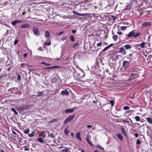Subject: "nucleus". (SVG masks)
<instances>
[{"instance_id": "f03ea898", "label": "nucleus", "mask_w": 152, "mask_h": 152, "mask_svg": "<svg viewBox=\"0 0 152 152\" xmlns=\"http://www.w3.org/2000/svg\"><path fill=\"white\" fill-rule=\"evenodd\" d=\"M75 116V115H73L68 116L64 121V123L67 124L69 122L74 118Z\"/></svg>"}, {"instance_id": "6e6552de", "label": "nucleus", "mask_w": 152, "mask_h": 152, "mask_svg": "<svg viewBox=\"0 0 152 152\" xmlns=\"http://www.w3.org/2000/svg\"><path fill=\"white\" fill-rule=\"evenodd\" d=\"M60 94H61L62 95H69V93L67 90H65L62 91Z\"/></svg>"}, {"instance_id": "393cba45", "label": "nucleus", "mask_w": 152, "mask_h": 152, "mask_svg": "<svg viewBox=\"0 0 152 152\" xmlns=\"http://www.w3.org/2000/svg\"><path fill=\"white\" fill-rule=\"evenodd\" d=\"M140 32H136V33H135L134 34V37L135 38L137 37L138 36H139L140 35Z\"/></svg>"}, {"instance_id": "7c9ffc66", "label": "nucleus", "mask_w": 152, "mask_h": 152, "mask_svg": "<svg viewBox=\"0 0 152 152\" xmlns=\"http://www.w3.org/2000/svg\"><path fill=\"white\" fill-rule=\"evenodd\" d=\"M30 130L29 129H27L24 130L23 132L25 134H28Z\"/></svg>"}, {"instance_id": "c03bdc74", "label": "nucleus", "mask_w": 152, "mask_h": 152, "mask_svg": "<svg viewBox=\"0 0 152 152\" xmlns=\"http://www.w3.org/2000/svg\"><path fill=\"white\" fill-rule=\"evenodd\" d=\"M110 102L112 106H113L114 104V101L113 100L110 101Z\"/></svg>"}, {"instance_id": "58836bf2", "label": "nucleus", "mask_w": 152, "mask_h": 152, "mask_svg": "<svg viewBox=\"0 0 152 152\" xmlns=\"http://www.w3.org/2000/svg\"><path fill=\"white\" fill-rule=\"evenodd\" d=\"M79 45V44L78 43H75L73 45V48H75L77 47Z\"/></svg>"}, {"instance_id": "3c124183", "label": "nucleus", "mask_w": 152, "mask_h": 152, "mask_svg": "<svg viewBox=\"0 0 152 152\" xmlns=\"http://www.w3.org/2000/svg\"><path fill=\"white\" fill-rule=\"evenodd\" d=\"M141 142L140 140H137L136 141V143L137 144L140 145V144Z\"/></svg>"}, {"instance_id": "79ce46f5", "label": "nucleus", "mask_w": 152, "mask_h": 152, "mask_svg": "<svg viewBox=\"0 0 152 152\" xmlns=\"http://www.w3.org/2000/svg\"><path fill=\"white\" fill-rule=\"evenodd\" d=\"M17 80H21V76L20 75L18 74L17 75Z\"/></svg>"}, {"instance_id": "423d86ee", "label": "nucleus", "mask_w": 152, "mask_h": 152, "mask_svg": "<svg viewBox=\"0 0 152 152\" xmlns=\"http://www.w3.org/2000/svg\"><path fill=\"white\" fill-rule=\"evenodd\" d=\"M136 30H133L131 31L127 35V37H134V34L135 33Z\"/></svg>"}, {"instance_id": "dca6fc26", "label": "nucleus", "mask_w": 152, "mask_h": 152, "mask_svg": "<svg viewBox=\"0 0 152 152\" xmlns=\"http://www.w3.org/2000/svg\"><path fill=\"white\" fill-rule=\"evenodd\" d=\"M44 92H45L43 91H38L37 93V95H35V96L37 97L40 96H41L43 95V94Z\"/></svg>"}, {"instance_id": "2eb2a0df", "label": "nucleus", "mask_w": 152, "mask_h": 152, "mask_svg": "<svg viewBox=\"0 0 152 152\" xmlns=\"http://www.w3.org/2000/svg\"><path fill=\"white\" fill-rule=\"evenodd\" d=\"M82 53L80 52H77L75 53L74 57H80L81 56Z\"/></svg>"}, {"instance_id": "7ed1b4c3", "label": "nucleus", "mask_w": 152, "mask_h": 152, "mask_svg": "<svg viewBox=\"0 0 152 152\" xmlns=\"http://www.w3.org/2000/svg\"><path fill=\"white\" fill-rule=\"evenodd\" d=\"M104 58H96V59L95 64L98 66L99 65V64H101L103 63Z\"/></svg>"}, {"instance_id": "864d4df0", "label": "nucleus", "mask_w": 152, "mask_h": 152, "mask_svg": "<svg viewBox=\"0 0 152 152\" xmlns=\"http://www.w3.org/2000/svg\"><path fill=\"white\" fill-rule=\"evenodd\" d=\"M114 58L112 57V58H110V59H109V61L111 63V60H112V61H113V59Z\"/></svg>"}, {"instance_id": "39448f33", "label": "nucleus", "mask_w": 152, "mask_h": 152, "mask_svg": "<svg viewBox=\"0 0 152 152\" xmlns=\"http://www.w3.org/2000/svg\"><path fill=\"white\" fill-rule=\"evenodd\" d=\"M129 64V62L127 61H124L123 63V66L124 69L126 68Z\"/></svg>"}, {"instance_id": "bf43d9fd", "label": "nucleus", "mask_w": 152, "mask_h": 152, "mask_svg": "<svg viewBox=\"0 0 152 152\" xmlns=\"http://www.w3.org/2000/svg\"><path fill=\"white\" fill-rule=\"evenodd\" d=\"M24 150L25 151H28V149L27 148L26 146H25L24 147Z\"/></svg>"}, {"instance_id": "1a4fd4ad", "label": "nucleus", "mask_w": 152, "mask_h": 152, "mask_svg": "<svg viewBox=\"0 0 152 152\" xmlns=\"http://www.w3.org/2000/svg\"><path fill=\"white\" fill-rule=\"evenodd\" d=\"M76 137L77 139L80 141L82 140V139L80 136V133L79 132H77L76 134Z\"/></svg>"}, {"instance_id": "5701e85b", "label": "nucleus", "mask_w": 152, "mask_h": 152, "mask_svg": "<svg viewBox=\"0 0 152 152\" xmlns=\"http://www.w3.org/2000/svg\"><path fill=\"white\" fill-rule=\"evenodd\" d=\"M147 58V60H148V63H150L151 64H152V58Z\"/></svg>"}, {"instance_id": "0e129e2a", "label": "nucleus", "mask_w": 152, "mask_h": 152, "mask_svg": "<svg viewBox=\"0 0 152 152\" xmlns=\"http://www.w3.org/2000/svg\"><path fill=\"white\" fill-rule=\"evenodd\" d=\"M52 69V66L48 67L46 68V69Z\"/></svg>"}, {"instance_id": "ea45409f", "label": "nucleus", "mask_w": 152, "mask_h": 152, "mask_svg": "<svg viewBox=\"0 0 152 152\" xmlns=\"http://www.w3.org/2000/svg\"><path fill=\"white\" fill-rule=\"evenodd\" d=\"M3 77L2 76H1L0 77V83L1 84H2L4 82V81H3Z\"/></svg>"}, {"instance_id": "49530a36", "label": "nucleus", "mask_w": 152, "mask_h": 152, "mask_svg": "<svg viewBox=\"0 0 152 152\" xmlns=\"http://www.w3.org/2000/svg\"><path fill=\"white\" fill-rule=\"evenodd\" d=\"M111 17L113 20H115L117 18L114 15H111Z\"/></svg>"}, {"instance_id": "ddd939ff", "label": "nucleus", "mask_w": 152, "mask_h": 152, "mask_svg": "<svg viewBox=\"0 0 152 152\" xmlns=\"http://www.w3.org/2000/svg\"><path fill=\"white\" fill-rule=\"evenodd\" d=\"M121 130L123 134L126 137L127 136L126 132L125 131L124 128L123 127H121Z\"/></svg>"}, {"instance_id": "de8ad7c7", "label": "nucleus", "mask_w": 152, "mask_h": 152, "mask_svg": "<svg viewBox=\"0 0 152 152\" xmlns=\"http://www.w3.org/2000/svg\"><path fill=\"white\" fill-rule=\"evenodd\" d=\"M51 44V42H45V45H47L48 46H49Z\"/></svg>"}, {"instance_id": "bb28decb", "label": "nucleus", "mask_w": 152, "mask_h": 152, "mask_svg": "<svg viewBox=\"0 0 152 152\" xmlns=\"http://www.w3.org/2000/svg\"><path fill=\"white\" fill-rule=\"evenodd\" d=\"M69 151V149L68 148H66L64 149L61 150V152H68Z\"/></svg>"}, {"instance_id": "a19ab883", "label": "nucleus", "mask_w": 152, "mask_h": 152, "mask_svg": "<svg viewBox=\"0 0 152 152\" xmlns=\"http://www.w3.org/2000/svg\"><path fill=\"white\" fill-rule=\"evenodd\" d=\"M123 108H124V110H128V109H129V108H130L128 106H125Z\"/></svg>"}, {"instance_id": "c756f323", "label": "nucleus", "mask_w": 152, "mask_h": 152, "mask_svg": "<svg viewBox=\"0 0 152 152\" xmlns=\"http://www.w3.org/2000/svg\"><path fill=\"white\" fill-rule=\"evenodd\" d=\"M52 69H56V68L61 69V67L60 66H52Z\"/></svg>"}, {"instance_id": "f704fd0d", "label": "nucleus", "mask_w": 152, "mask_h": 152, "mask_svg": "<svg viewBox=\"0 0 152 152\" xmlns=\"http://www.w3.org/2000/svg\"><path fill=\"white\" fill-rule=\"evenodd\" d=\"M140 45L141 46V48H144L145 47V42H142L140 44Z\"/></svg>"}, {"instance_id": "e433bc0d", "label": "nucleus", "mask_w": 152, "mask_h": 152, "mask_svg": "<svg viewBox=\"0 0 152 152\" xmlns=\"http://www.w3.org/2000/svg\"><path fill=\"white\" fill-rule=\"evenodd\" d=\"M135 119L137 121H139L140 120V117L138 116H136L135 117Z\"/></svg>"}, {"instance_id": "c85d7f7f", "label": "nucleus", "mask_w": 152, "mask_h": 152, "mask_svg": "<svg viewBox=\"0 0 152 152\" xmlns=\"http://www.w3.org/2000/svg\"><path fill=\"white\" fill-rule=\"evenodd\" d=\"M118 38V36L117 35H114L113 37V39L114 41H116Z\"/></svg>"}, {"instance_id": "e2e57ef3", "label": "nucleus", "mask_w": 152, "mask_h": 152, "mask_svg": "<svg viewBox=\"0 0 152 152\" xmlns=\"http://www.w3.org/2000/svg\"><path fill=\"white\" fill-rule=\"evenodd\" d=\"M134 135L136 137H137L138 136V134L137 133H135L134 134Z\"/></svg>"}, {"instance_id": "4be33fe9", "label": "nucleus", "mask_w": 152, "mask_h": 152, "mask_svg": "<svg viewBox=\"0 0 152 152\" xmlns=\"http://www.w3.org/2000/svg\"><path fill=\"white\" fill-rule=\"evenodd\" d=\"M50 35L49 32L48 31H46L45 33V37L47 38H48L50 37Z\"/></svg>"}, {"instance_id": "a878e982", "label": "nucleus", "mask_w": 152, "mask_h": 152, "mask_svg": "<svg viewBox=\"0 0 152 152\" xmlns=\"http://www.w3.org/2000/svg\"><path fill=\"white\" fill-rule=\"evenodd\" d=\"M17 89V88H10V91L12 92V93H15V91Z\"/></svg>"}, {"instance_id": "5fc2aeb1", "label": "nucleus", "mask_w": 152, "mask_h": 152, "mask_svg": "<svg viewBox=\"0 0 152 152\" xmlns=\"http://www.w3.org/2000/svg\"><path fill=\"white\" fill-rule=\"evenodd\" d=\"M102 44V43L101 42H100L99 43H98V44H97V46H98V47H99V46H100Z\"/></svg>"}, {"instance_id": "338daca9", "label": "nucleus", "mask_w": 152, "mask_h": 152, "mask_svg": "<svg viewBox=\"0 0 152 152\" xmlns=\"http://www.w3.org/2000/svg\"><path fill=\"white\" fill-rule=\"evenodd\" d=\"M66 36H65V37H63V38H62L61 39L62 40H65L66 38Z\"/></svg>"}, {"instance_id": "72a5a7b5", "label": "nucleus", "mask_w": 152, "mask_h": 152, "mask_svg": "<svg viewBox=\"0 0 152 152\" xmlns=\"http://www.w3.org/2000/svg\"><path fill=\"white\" fill-rule=\"evenodd\" d=\"M70 39V40L72 41H75V39H74V37L72 35H71L69 37Z\"/></svg>"}, {"instance_id": "20e7f679", "label": "nucleus", "mask_w": 152, "mask_h": 152, "mask_svg": "<svg viewBox=\"0 0 152 152\" xmlns=\"http://www.w3.org/2000/svg\"><path fill=\"white\" fill-rule=\"evenodd\" d=\"M33 30L34 35L38 36L40 34V31L38 28H33Z\"/></svg>"}, {"instance_id": "cd10ccee", "label": "nucleus", "mask_w": 152, "mask_h": 152, "mask_svg": "<svg viewBox=\"0 0 152 152\" xmlns=\"http://www.w3.org/2000/svg\"><path fill=\"white\" fill-rule=\"evenodd\" d=\"M37 140L38 142L42 143L44 142V140L42 138H37Z\"/></svg>"}, {"instance_id": "37998d69", "label": "nucleus", "mask_w": 152, "mask_h": 152, "mask_svg": "<svg viewBox=\"0 0 152 152\" xmlns=\"http://www.w3.org/2000/svg\"><path fill=\"white\" fill-rule=\"evenodd\" d=\"M73 13L75 15H78L79 13L75 11H73Z\"/></svg>"}, {"instance_id": "aec40b11", "label": "nucleus", "mask_w": 152, "mask_h": 152, "mask_svg": "<svg viewBox=\"0 0 152 152\" xmlns=\"http://www.w3.org/2000/svg\"><path fill=\"white\" fill-rule=\"evenodd\" d=\"M131 46L129 44L125 45L124 46V48L126 49H130L131 48Z\"/></svg>"}, {"instance_id": "603ef678", "label": "nucleus", "mask_w": 152, "mask_h": 152, "mask_svg": "<svg viewBox=\"0 0 152 152\" xmlns=\"http://www.w3.org/2000/svg\"><path fill=\"white\" fill-rule=\"evenodd\" d=\"M64 32V31H63L61 32H59V33H58L57 34V35H58V36H60L61 35V34H62Z\"/></svg>"}, {"instance_id": "0eeeda50", "label": "nucleus", "mask_w": 152, "mask_h": 152, "mask_svg": "<svg viewBox=\"0 0 152 152\" xmlns=\"http://www.w3.org/2000/svg\"><path fill=\"white\" fill-rule=\"evenodd\" d=\"M151 24L150 22H145L142 24V26L143 27H145L150 26Z\"/></svg>"}, {"instance_id": "a18cd8bd", "label": "nucleus", "mask_w": 152, "mask_h": 152, "mask_svg": "<svg viewBox=\"0 0 152 152\" xmlns=\"http://www.w3.org/2000/svg\"><path fill=\"white\" fill-rule=\"evenodd\" d=\"M64 133L66 135H67L68 134V131L66 129H65L64 130Z\"/></svg>"}, {"instance_id": "f3484780", "label": "nucleus", "mask_w": 152, "mask_h": 152, "mask_svg": "<svg viewBox=\"0 0 152 152\" xmlns=\"http://www.w3.org/2000/svg\"><path fill=\"white\" fill-rule=\"evenodd\" d=\"M116 135L121 141H122L123 140V137L121 134H117Z\"/></svg>"}, {"instance_id": "4468645a", "label": "nucleus", "mask_w": 152, "mask_h": 152, "mask_svg": "<svg viewBox=\"0 0 152 152\" xmlns=\"http://www.w3.org/2000/svg\"><path fill=\"white\" fill-rule=\"evenodd\" d=\"M74 109H67L65 110V113H72L74 111Z\"/></svg>"}, {"instance_id": "2f4dec72", "label": "nucleus", "mask_w": 152, "mask_h": 152, "mask_svg": "<svg viewBox=\"0 0 152 152\" xmlns=\"http://www.w3.org/2000/svg\"><path fill=\"white\" fill-rule=\"evenodd\" d=\"M87 15V14H81V13H79L78 16L85 17Z\"/></svg>"}, {"instance_id": "f8f14e48", "label": "nucleus", "mask_w": 152, "mask_h": 152, "mask_svg": "<svg viewBox=\"0 0 152 152\" xmlns=\"http://www.w3.org/2000/svg\"><path fill=\"white\" fill-rule=\"evenodd\" d=\"M119 52L123 55H125L126 53V51L123 48H120Z\"/></svg>"}, {"instance_id": "9b49d317", "label": "nucleus", "mask_w": 152, "mask_h": 152, "mask_svg": "<svg viewBox=\"0 0 152 152\" xmlns=\"http://www.w3.org/2000/svg\"><path fill=\"white\" fill-rule=\"evenodd\" d=\"M30 25L28 24L25 23L21 25L20 27L21 28H28L29 27Z\"/></svg>"}, {"instance_id": "4c0bfd02", "label": "nucleus", "mask_w": 152, "mask_h": 152, "mask_svg": "<svg viewBox=\"0 0 152 152\" xmlns=\"http://www.w3.org/2000/svg\"><path fill=\"white\" fill-rule=\"evenodd\" d=\"M126 27L125 26H122L121 27V29L122 31H124L126 30Z\"/></svg>"}, {"instance_id": "69168bd1", "label": "nucleus", "mask_w": 152, "mask_h": 152, "mask_svg": "<svg viewBox=\"0 0 152 152\" xmlns=\"http://www.w3.org/2000/svg\"><path fill=\"white\" fill-rule=\"evenodd\" d=\"M117 33L118 35H121L122 34V33L121 32H120V31H118L117 32Z\"/></svg>"}, {"instance_id": "680f3d73", "label": "nucleus", "mask_w": 152, "mask_h": 152, "mask_svg": "<svg viewBox=\"0 0 152 152\" xmlns=\"http://www.w3.org/2000/svg\"><path fill=\"white\" fill-rule=\"evenodd\" d=\"M92 127V126L90 125H88L87 126V127L88 128H91Z\"/></svg>"}, {"instance_id": "f257e3e1", "label": "nucleus", "mask_w": 152, "mask_h": 152, "mask_svg": "<svg viewBox=\"0 0 152 152\" xmlns=\"http://www.w3.org/2000/svg\"><path fill=\"white\" fill-rule=\"evenodd\" d=\"M28 107L29 105H26L25 104H23L18 107V110H19L22 111L26 109H28Z\"/></svg>"}, {"instance_id": "774afa93", "label": "nucleus", "mask_w": 152, "mask_h": 152, "mask_svg": "<svg viewBox=\"0 0 152 152\" xmlns=\"http://www.w3.org/2000/svg\"><path fill=\"white\" fill-rule=\"evenodd\" d=\"M72 32L73 33H75L76 32V30H73L72 31Z\"/></svg>"}, {"instance_id": "6e6d98bb", "label": "nucleus", "mask_w": 152, "mask_h": 152, "mask_svg": "<svg viewBox=\"0 0 152 152\" xmlns=\"http://www.w3.org/2000/svg\"><path fill=\"white\" fill-rule=\"evenodd\" d=\"M21 66L22 67H24L26 66V64L25 63H22L21 64Z\"/></svg>"}, {"instance_id": "8fccbe9b", "label": "nucleus", "mask_w": 152, "mask_h": 152, "mask_svg": "<svg viewBox=\"0 0 152 152\" xmlns=\"http://www.w3.org/2000/svg\"><path fill=\"white\" fill-rule=\"evenodd\" d=\"M106 72L109 75H110V72L108 69H107L105 70Z\"/></svg>"}, {"instance_id": "b1692460", "label": "nucleus", "mask_w": 152, "mask_h": 152, "mask_svg": "<svg viewBox=\"0 0 152 152\" xmlns=\"http://www.w3.org/2000/svg\"><path fill=\"white\" fill-rule=\"evenodd\" d=\"M86 140L88 142L89 144V145L91 146H93V144L89 140V139L88 137H87L86 139Z\"/></svg>"}, {"instance_id": "c9c22d12", "label": "nucleus", "mask_w": 152, "mask_h": 152, "mask_svg": "<svg viewBox=\"0 0 152 152\" xmlns=\"http://www.w3.org/2000/svg\"><path fill=\"white\" fill-rule=\"evenodd\" d=\"M12 112H13L16 115H18V112L14 109L13 108H12Z\"/></svg>"}, {"instance_id": "473e14b6", "label": "nucleus", "mask_w": 152, "mask_h": 152, "mask_svg": "<svg viewBox=\"0 0 152 152\" xmlns=\"http://www.w3.org/2000/svg\"><path fill=\"white\" fill-rule=\"evenodd\" d=\"M96 147L98 148H99V149H101V150H104V148L102 147H101V146L99 145H96Z\"/></svg>"}, {"instance_id": "13d9d810", "label": "nucleus", "mask_w": 152, "mask_h": 152, "mask_svg": "<svg viewBox=\"0 0 152 152\" xmlns=\"http://www.w3.org/2000/svg\"><path fill=\"white\" fill-rule=\"evenodd\" d=\"M121 120H122V121L123 122H126L127 123H129V121L125 120L122 119H121Z\"/></svg>"}, {"instance_id": "6ab92c4d", "label": "nucleus", "mask_w": 152, "mask_h": 152, "mask_svg": "<svg viewBox=\"0 0 152 152\" xmlns=\"http://www.w3.org/2000/svg\"><path fill=\"white\" fill-rule=\"evenodd\" d=\"M146 120L150 124H152V118L150 117H148L146 118Z\"/></svg>"}, {"instance_id": "052dcab7", "label": "nucleus", "mask_w": 152, "mask_h": 152, "mask_svg": "<svg viewBox=\"0 0 152 152\" xmlns=\"http://www.w3.org/2000/svg\"><path fill=\"white\" fill-rule=\"evenodd\" d=\"M18 42V40H15L14 42V44L16 45Z\"/></svg>"}, {"instance_id": "9d476101", "label": "nucleus", "mask_w": 152, "mask_h": 152, "mask_svg": "<svg viewBox=\"0 0 152 152\" xmlns=\"http://www.w3.org/2000/svg\"><path fill=\"white\" fill-rule=\"evenodd\" d=\"M132 1H134V0H132V2L131 3H129V4H127V5L126 6V7L125 8L126 10L130 9H131V7L132 5V4L133 3V2H132Z\"/></svg>"}, {"instance_id": "09e8293b", "label": "nucleus", "mask_w": 152, "mask_h": 152, "mask_svg": "<svg viewBox=\"0 0 152 152\" xmlns=\"http://www.w3.org/2000/svg\"><path fill=\"white\" fill-rule=\"evenodd\" d=\"M45 133V132L44 131L41 132L40 133V134L41 136H42Z\"/></svg>"}, {"instance_id": "a211bd4d", "label": "nucleus", "mask_w": 152, "mask_h": 152, "mask_svg": "<svg viewBox=\"0 0 152 152\" xmlns=\"http://www.w3.org/2000/svg\"><path fill=\"white\" fill-rule=\"evenodd\" d=\"M21 21L18 20H15L12 22L11 23L13 26H15L17 23L21 22Z\"/></svg>"}, {"instance_id": "412c9836", "label": "nucleus", "mask_w": 152, "mask_h": 152, "mask_svg": "<svg viewBox=\"0 0 152 152\" xmlns=\"http://www.w3.org/2000/svg\"><path fill=\"white\" fill-rule=\"evenodd\" d=\"M35 134V132L34 131L32 132L31 134H28V136L30 137H33L34 136V134Z\"/></svg>"}, {"instance_id": "4d7b16f0", "label": "nucleus", "mask_w": 152, "mask_h": 152, "mask_svg": "<svg viewBox=\"0 0 152 152\" xmlns=\"http://www.w3.org/2000/svg\"><path fill=\"white\" fill-rule=\"evenodd\" d=\"M109 48V47L108 46H107L103 50L105 51L107 50Z\"/></svg>"}]
</instances>
